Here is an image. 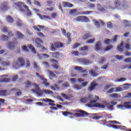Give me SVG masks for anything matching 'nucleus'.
<instances>
[{
	"label": "nucleus",
	"instance_id": "nucleus-59",
	"mask_svg": "<svg viewBox=\"0 0 131 131\" xmlns=\"http://www.w3.org/2000/svg\"><path fill=\"white\" fill-rule=\"evenodd\" d=\"M123 25L125 27H129V23L127 20H124L123 21Z\"/></svg>",
	"mask_w": 131,
	"mask_h": 131
},
{
	"label": "nucleus",
	"instance_id": "nucleus-11",
	"mask_svg": "<svg viewBox=\"0 0 131 131\" xmlns=\"http://www.w3.org/2000/svg\"><path fill=\"white\" fill-rule=\"evenodd\" d=\"M79 60L82 62L84 65H90L93 63V61H90L89 59H85L83 58H80Z\"/></svg>",
	"mask_w": 131,
	"mask_h": 131
},
{
	"label": "nucleus",
	"instance_id": "nucleus-30",
	"mask_svg": "<svg viewBox=\"0 0 131 131\" xmlns=\"http://www.w3.org/2000/svg\"><path fill=\"white\" fill-rule=\"evenodd\" d=\"M123 46H124V42H121L120 47H118L119 51L123 52V50H124V47H123Z\"/></svg>",
	"mask_w": 131,
	"mask_h": 131
},
{
	"label": "nucleus",
	"instance_id": "nucleus-3",
	"mask_svg": "<svg viewBox=\"0 0 131 131\" xmlns=\"http://www.w3.org/2000/svg\"><path fill=\"white\" fill-rule=\"evenodd\" d=\"M15 41L13 40V41L7 43L8 48L12 51L15 50V47L18 45V42L16 41V39H15Z\"/></svg>",
	"mask_w": 131,
	"mask_h": 131
},
{
	"label": "nucleus",
	"instance_id": "nucleus-40",
	"mask_svg": "<svg viewBox=\"0 0 131 131\" xmlns=\"http://www.w3.org/2000/svg\"><path fill=\"white\" fill-rule=\"evenodd\" d=\"M108 124H121L120 123L118 122L117 121L115 120H109L108 121Z\"/></svg>",
	"mask_w": 131,
	"mask_h": 131
},
{
	"label": "nucleus",
	"instance_id": "nucleus-33",
	"mask_svg": "<svg viewBox=\"0 0 131 131\" xmlns=\"http://www.w3.org/2000/svg\"><path fill=\"white\" fill-rule=\"evenodd\" d=\"M28 48H29L30 50H31L32 52H33L34 53L36 54V49L34 48L33 45H28Z\"/></svg>",
	"mask_w": 131,
	"mask_h": 131
},
{
	"label": "nucleus",
	"instance_id": "nucleus-17",
	"mask_svg": "<svg viewBox=\"0 0 131 131\" xmlns=\"http://www.w3.org/2000/svg\"><path fill=\"white\" fill-rule=\"evenodd\" d=\"M15 34L18 39H23L25 37V35L23 34L20 31H15Z\"/></svg>",
	"mask_w": 131,
	"mask_h": 131
},
{
	"label": "nucleus",
	"instance_id": "nucleus-64",
	"mask_svg": "<svg viewBox=\"0 0 131 131\" xmlns=\"http://www.w3.org/2000/svg\"><path fill=\"white\" fill-rule=\"evenodd\" d=\"M100 118H104L103 116H96L95 117H93V119L95 120H98Z\"/></svg>",
	"mask_w": 131,
	"mask_h": 131
},
{
	"label": "nucleus",
	"instance_id": "nucleus-26",
	"mask_svg": "<svg viewBox=\"0 0 131 131\" xmlns=\"http://www.w3.org/2000/svg\"><path fill=\"white\" fill-rule=\"evenodd\" d=\"M39 58L41 59L42 58H48L50 56L47 54H39L38 55Z\"/></svg>",
	"mask_w": 131,
	"mask_h": 131
},
{
	"label": "nucleus",
	"instance_id": "nucleus-28",
	"mask_svg": "<svg viewBox=\"0 0 131 131\" xmlns=\"http://www.w3.org/2000/svg\"><path fill=\"white\" fill-rule=\"evenodd\" d=\"M57 49V47H56V45H55V43H50V50H51V51H56Z\"/></svg>",
	"mask_w": 131,
	"mask_h": 131
},
{
	"label": "nucleus",
	"instance_id": "nucleus-46",
	"mask_svg": "<svg viewBox=\"0 0 131 131\" xmlns=\"http://www.w3.org/2000/svg\"><path fill=\"white\" fill-rule=\"evenodd\" d=\"M81 45L80 43L76 42L73 46H72V49H75L76 48H78V47H80Z\"/></svg>",
	"mask_w": 131,
	"mask_h": 131
},
{
	"label": "nucleus",
	"instance_id": "nucleus-10",
	"mask_svg": "<svg viewBox=\"0 0 131 131\" xmlns=\"http://www.w3.org/2000/svg\"><path fill=\"white\" fill-rule=\"evenodd\" d=\"M108 127H112L113 128L115 129H125V126H119V125H116L115 124H110L109 125H107Z\"/></svg>",
	"mask_w": 131,
	"mask_h": 131
},
{
	"label": "nucleus",
	"instance_id": "nucleus-5",
	"mask_svg": "<svg viewBox=\"0 0 131 131\" xmlns=\"http://www.w3.org/2000/svg\"><path fill=\"white\" fill-rule=\"evenodd\" d=\"M18 78V75H14L12 79L11 78H3L2 80V82L3 83H9L12 81L13 82H15Z\"/></svg>",
	"mask_w": 131,
	"mask_h": 131
},
{
	"label": "nucleus",
	"instance_id": "nucleus-62",
	"mask_svg": "<svg viewBox=\"0 0 131 131\" xmlns=\"http://www.w3.org/2000/svg\"><path fill=\"white\" fill-rule=\"evenodd\" d=\"M51 16L52 18L55 19L57 16V14L56 13H51Z\"/></svg>",
	"mask_w": 131,
	"mask_h": 131
},
{
	"label": "nucleus",
	"instance_id": "nucleus-9",
	"mask_svg": "<svg viewBox=\"0 0 131 131\" xmlns=\"http://www.w3.org/2000/svg\"><path fill=\"white\" fill-rule=\"evenodd\" d=\"M39 101H43L46 102V103L49 102L50 103L48 104V105L52 106H56V104L53 103H54V101L52 100V99H49V98L41 99H39Z\"/></svg>",
	"mask_w": 131,
	"mask_h": 131
},
{
	"label": "nucleus",
	"instance_id": "nucleus-60",
	"mask_svg": "<svg viewBox=\"0 0 131 131\" xmlns=\"http://www.w3.org/2000/svg\"><path fill=\"white\" fill-rule=\"evenodd\" d=\"M48 81H43L42 84L44 85V86L48 87L50 85V83L47 82Z\"/></svg>",
	"mask_w": 131,
	"mask_h": 131
},
{
	"label": "nucleus",
	"instance_id": "nucleus-16",
	"mask_svg": "<svg viewBox=\"0 0 131 131\" xmlns=\"http://www.w3.org/2000/svg\"><path fill=\"white\" fill-rule=\"evenodd\" d=\"M114 5L116 9H122L121 3L119 0H115L114 1Z\"/></svg>",
	"mask_w": 131,
	"mask_h": 131
},
{
	"label": "nucleus",
	"instance_id": "nucleus-43",
	"mask_svg": "<svg viewBox=\"0 0 131 131\" xmlns=\"http://www.w3.org/2000/svg\"><path fill=\"white\" fill-rule=\"evenodd\" d=\"M113 48V45H108V46L106 47L105 49H104V52H108V51H110Z\"/></svg>",
	"mask_w": 131,
	"mask_h": 131
},
{
	"label": "nucleus",
	"instance_id": "nucleus-23",
	"mask_svg": "<svg viewBox=\"0 0 131 131\" xmlns=\"http://www.w3.org/2000/svg\"><path fill=\"white\" fill-rule=\"evenodd\" d=\"M99 123L100 125L106 126L108 127V125L110 124H108V121H107L106 120H101L99 121Z\"/></svg>",
	"mask_w": 131,
	"mask_h": 131
},
{
	"label": "nucleus",
	"instance_id": "nucleus-44",
	"mask_svg": "<svg viewBox=\"0 0 131 131\" xmlns=\"http://www.w3.org/2000/svg\"><path fill=\"white\" fill-rule=\"evenodd\" d=\"M43 93L46 94V95H49V94H53V91H50L49 90H43Z\"/></svg>",
	"mask_w": 131,
	"mask_h": 131
},
{
	"label": "nucleus",
	"instance_id": "nucleus-19",
	"mask_svg": "<svg viewBox=\"0 0 131 131\" xmlns=\"http://www.w3.org/2000/svg\"><path fill=\"white\" fill-rule=\"evenodd\" d=\"M101 46H102L101 42L100 41L96 42V45H95V50L97 51L100 50Z\"/></svg>",
	"mask_w": 131,
	"mask_h": 131
},
{
	"label": "nucleus",
	"instance_id": "nucleus-21",
	"mask_svg": "<svg viewBox=\"0 0 131 131\" xmlns=\"http://www.w3.org/2000/svg\"><path fill=\"white\" fill-rule=\"evenodd\" d=\"M63 7L64 8H72L74 6L72 4L67 2H63L62 3Z\"/></svg>",
	"mask_w": 131,
	"mask_h": 131
},
{
	"label": "nucleus",
	"instance_id": "nucleus-1",
	"mask_svg": "<svg viewBox=\"0 0 131 131\" xmlns=\"http://www.w3.org/2000/svg\"><path fill=\"white\" fill-rule=\"evenodd\" d=\"M17 61L19 62V64L18 63H15L13 66V69L17 70L20 67H23L25 64V60L22 57H19L17 58Z\"/></svg>",
	"mask_w": 131,
	"mask_h": 131
},
{
	"label": "nucleus",
	"instance_id": "nucleus-53",
	"mask_svg": "<svg viewBox=\"0 0 131 131\" xmlns=\"http://www.w3.org/2000/svg\"><path fill=\"white\" fill-rule=\"evenodd\" d=\"M26 88H28L29 86H31V85H32V83L30 81H27V82H26Z\"/></svg>",
	"mask_w": 131,
	"mask_h": 131
},
{
	"label": "nucleus",
	"instance_id": "nucleus-42",
	"mask_svg": "<svg viewBox=\"0 0 131 131\" xmlns=\"http://www.w3.org/2000/svg\"><path fill=\"white\" fill-rule=\"evenodd\" d=\"M38 91H36V94H37L38 96H41L43 95V90H38Z\"/></svg>",
	"mask_w": 131,
	"mask_h": 131
},
{
	"label": "nucleus",
	"instance_id": "nucleus-56",
	"mask_svg": "<svg viewBox=\"0 0 131 131\" xmlns=\"http://www.w3.org/2000/svg\"><path fill=\"white\" fill-rule=\"evenodd\" d=\"M77 11V10L76 9H72L71 10H70V14H75L76 12Z\"/></svg>",
	"mask_w": 131,
	"mask_h": 131
},
{
	"label": "nucleus",
	"instance_id": "nucleus-35",
	"mask_svg": "<svg viewBox=\"0 0 131 131\" xmlns=\"http://www.w3.org/2000/svg\"><path fill=\"white\" fill-rule=\"evenodd\" d=\"M7 95V91L2 90L0 91V97H6Z\"/></svg>",
	"mask_w": 131,
	"mask_h": 131
},
{
	"label": "nucleus",
	"instance_id": "nucleus-61",
	"mask_svg": "<svg viewBox=\"0 0 131 131\" xmlns=\"http://www.w3.org/2000/svg\"><path fill=\"white\" fill-rule=\"evenodd\" d=\"M71 53L72 55H74L75 56H78L80 54V52L78 51H73Z\"/></svg>",
	"mask_w": 131,
	"mask_h": 131
},
{
	"label": "nucleus",
	"instance_id": "nucleus-38",
	"mask_svg": "<svg viewBox=\"0 0 131 131\" xmlns=\"http://www.w3.org/2000/svg\"><path fill=\"white\" fill-rule=\"evenodd\" d=\"M121 6H122V8L124 9H127L129 7V5L128 3H127L126 2H123L122 5Z\"/></svg>",
	"mask_w": 131,
	"mask_h": 131
},
{
	"label": "nucleus",
	"instance_id": "nucleus-45",
	"mask_svg": "<svg viewBox=\"0 0 131 131\" xmlns=\"http://www.w3.org/2000/svg\"><path fill=\"white\" fill-rule=\"evenodd\" d=\"M95 40H96V38L90 39L89 40H88L86 41V43L87 44H92V43H93L94 42Z\"/></svg>",
	"mask_w": 131,
	"mask_h": 131
},
{
	"label": "nucleus",
	"instance_id": "nucleus-20",
	"mask_svg": "<svg viewBox=\"0 0 131 131\" xmlns=\"http://www.w3.org/2000/svg\"><path fill=\"white\" fill-rule=\"evenodd\" d=\"M36 76H37L38 77V78H40V79H41V80L43 81H48V79H47L43 75H40L39 74H38V73H36Z\"/></svg>",
	"mask_w": 131,
	"mask_h": 131
},
{
	"label": "nucleus",
	"instance_id": "nucleus-4",
	"mask_svg": "<svg viewBox=\"0 0 131 131\" xmlns=\"http://www.w3.org/2000/svg\"><path fill=\"white\" fill-rule=\"evenodd\" d=\"M77 112H79V113H76L73 114V115L77 117H79V118L83 117L84 116V115H86V116L89 115V113L88 112H86L83 110H80L77 111Z\"/></svg>",
	"mask_w": 131,
	"mask_h": 131
},
{
	"label": "nucleus",
	"instance_id": "nucleus-18",
	"mask_svg": "<svg viewBox=\"0 0 131 131\" xmlns=\"http://www.w3.org/2000/svg\"><path fill=\"white\" fill-rule=\"evenodd\" d=\"M51 55H52V57H53L54 58L56 59H59L61 54L60 52H51Z\"/></svg>",
	"mask_w": 131,
	"mask_h": 131
},
{
	"label": "nucleus",
	"instance_id": "nucleus-54",
	"mask_svg": "<svg viewBox=\"0 0 131 131\" xmlns=\"http://www.w3.org/2000/svg\"><path fill=\"white\" fill-rule=\"evenodd\" d=\"M110 97L111 98H117L118 97V94H117V93L112 94L110 95Z\"/></svg>",
	"mask_w": 131,
	"mask_h": 131
},
{
	"label": "nucleus",
	"instance_id": "nucleus-52",
	"mask_svg": "<svg viewBox=\"0 0 131 131\" xmlns=\"http://www.w3.org/2000/svg\"><path fill=\"white\" fill-rule=\"evenodd\" d=\"M62 115L64 116H68V115H73V113L66 111V112H63Z\"/></svg>",
	"mask_w": 131,
	"mask_h": 131
},
{
	"label": "nucleus",
	"instance_id": "nucleus-15",
	"mask_svg": "<svg viewBox=\"0 0 131 131\" xmlns=\"http://www.w3.org/2000/svg\"><path fill=\"white\" fill-rule=\"evenodd\" d=\"M24 8L26 9L27 11L26 12V15L27 16L31 17L32 16V13L31 10H29V7L28 6H24Z\"/></svg>",
	"mask_w": 131,
	"mask_h": 131
},
{
	"label": "nucleus",
	"instance_id": "nucleus-8",
	"mask_svg": "<svg viewBox=\"0 0 131 131\" xmlns=\"http://www.w3.org/2000/svg\"><path fill=\"white\" fill-rule=\"evenodd\" d=\"M131 102L128 101L124 102L123 105H118V106L121 109H123V108H126L127 109H130L131 108Z\"/></svg>",
	"mask_w": 131,
	"mask_h": 131
},
{
	"label": "nucleus",
	"instance_id": "nucleus-27",
	"mask_svg": "<svg viewBox=\"0 0 131 131\" xmlns=\"http://www.w3.org/2000/svg\"><path fill=\"white\" fill-rule=\"evenodd\" d=\"M9 9V7L8 6V3L7 2H5L2 4V9L4 10H7Z\"/></svg>",
	"mask_w": 131,
	"mask_h": 131
},
{
	"label": "nucleus",
	"instance_id": "nucleus-24",
	"mask_svg": "<svg viewBox=\"0 0 131 131\" xmlns=\"http://www.w3.org/2000/svg\"><path fill=\"white\" fill-rule=\"evenodd\" d=\"M1 64L5 67L11 66V62L9 60H6L5 61H3Z\"/></svg>",
	"mask_w": 131,
	"mask_h": 131
},
{
	"label": "nucleus",
	"instance_id": "nucleus-57",
	"mask_svg": "<svg viewBox=\"0 0 131 131\" xmlns=\"http://www.w3.org/2000/svg\"><path fill=\"white\" fill-rule=\"evenodd\" d=\"M113 92H115V89L114 88H111L110 90H108L107 92V94H111Z\"/></svg>",
	"mask_w": 131,
	"mask_h": 131
},
{
	"label": "nucleus",
	"instance_id": "nucleus-6",
	"mask_svg": "<svg viewBox=\"0 0 131 131\" xmlns=\"http://www.w3.org/2000/svg\"><path fill=\"white\" fill-rule=\"evenodd\" d=\"M61 32H62V33L63 35L64 36H65L66 37L68 38V43H70V42L71 41L70 33V32H67L66 33V31L65 29H63V28H61Z\"/></svg>",
	"mask_w": 131,
	"mask_h": 131
},
{
	"label": "nucleus",
	"instance_id": "nucleus-7",
	"mask_svg": "<svg viewBox=\"0 0 131 131\" xmlns=\"http://www.w3.org/2000/svg\"><path fill=\"white\" fill-rule=\"evenodd\" d=\"M98 86V84L96 83L94 81H92L90 83V86L88 87V91L89 92H92L95 90H96V87Z\"/></svg>",
	"mask_w": 131,
	"mask_h": 131
},
{
	"label": "nucleus",
	"instance_id": "nucleus-37",
	"mask_svg": "<svg viewBox=\"0 0 131 131\" xmlns=\"http://www.w3.org/2000/svg\"><path fill=\"white\" fill-rule=\"evenodd\" d=\"M83 16H79L77 17H76L74 19V21H78V22H82V21Z\"/></svg>",
	"mask_w": 131,
	"mask_h": 131
},
{
	"label": "nucleus",
	"instance_id": "nucleus-29",
	"mask_svg": "<svg viewBox=\"0 0 131 131\" xmlns=\"http://www.w3.org/2000/svg\"><path fill=\"white\" fill-rule=\"evenodd\" d=\"M54 45H55V47H56L57 49L63 47V43L60 42H54Z\"/></svg>",
	"mask_w": 131,
	"mask_h": 131
},
{
	"label": "nucleus",
	"instance_id": "nucleus-32",
	"mask_svg": "<svg viewBox=\"0 0 131 131\" xmlns=\"http://www.w3.org/2000/svg\"><path fill=\"white\" fill-rule=\"evenodd\" d=\"M6 20L9 23H13L14 21L13 18L10 15L6 16Z\"/></svg>",
	"mask_w": 131,
	"mask_h": 131
},
{
	"label": "nucleus",
	"instance_id": "nucleus-41",
	"mask_svg": "<svg viewBox=\"0 0 131 131\" xmlns=\"http://www.w3.org/2000/svg\"><path fill=\"white\" fill-rule=\"evenodd\" d=\"M104 42L106 43V45H110L111 43H113V39L107 38L104 39Z\"/></svg>",
	"mask_w": 131,
	"mask_h": 131
},
{
	"label": "nucleus",
	"instance_id": "nucleus-34",
	"mask_svg": "<svg viewBox=\"0 0 131 131\" xmlns=\"http://www.w3.org/2000/svg\"><path fill=\"white\" fill-rule=\"evenodd\" d=\"M82 23H88L90 22V19L88 17L82 16Z\"/></svg>",
	"mask_w": 131,
	"mask_h": 131
},
{
	"label": "nucleus",
	"instance_id": "nucleus-2",
	"mask_svg": "<svg viewBox=\"0 0 131 131\" xmlns=\"http://www.w3.org/2000/svg\"><path fill=\"white\" fill-rule=\"evenodd\" d=\"M24 6H27L25 5V3L23 2H18L17 3H14V7L15 9H18L19 11L21 12H25V10L23 9Z\"/></svg>",
	"mask_w": 131,
	"mask_h": 131
},
{
	"label": "nucleus",
	"instance_id": "nucleus-50",
	"mask_svg": "<svg viewBox=\"0 0 131 131\" xmlns=\"http://www.w3.org/2000/svg\"><path fill=\"white\" fill-rule=\"evenodd\" d=\"M16 25L18 27H21L23 25L22 21L18 19L16 21Z\"/></svg>",
	"mask_w": 131,
	"mask_h": 131
},
{
	"label": "nucleus",
	"instance_id": "nucleus-51",
	"mask_svg": "<svg viewBox=\"0 0 131 131\" xmlns=\"http://www.w3.org/2000/svg\"><path fill=\"white\" fill-rule=\"evenodd\" d=\"M21 49L23 51H24L25 52H26L27 53L29 52V50L28 49L27 46H26L25 45L23 46Z\"/></svg>",
	"mask_w": 131,
	"mask_h": 131
},
{
	"label": "nucleus",
	"instance_id": "nucleus-58",
	"mask_svg": "<svg viewBox=\"0 0 131 131\" xmlns=\"http://www.w3.org/2000/svg\"><path fill=\"white\" fill-rule=\"evenodd\" d=\"M94 23H95V25L98 28L100 27V23L98 20H94Z\"/></svg>",
	"mask_w": 131,
	"mask_h": 131
},
{
	"label": "nucleus",
	"instance_id": "nucleus-49",
	"mask_svg": "<svg viewBox=\"0 0 131 131\" xmlns=\"http://www.w3.org/2000/svg\"><path fill=\"white\" fill-rule=\"evenodd\" d=\"M32 85L35 86V89L36 90L40 91V89L39 88V86H38V85L37 84L33 83H32Z\"/></svg>",
	"mask_w": 131,
	"mask_h": 131
},
{
	"label": "nucleus",
	"instance_id": "nucleus-39",
	"mask_svg": "<svg viewBox=\"0 0 131 131\" xmlns=\"http://www.w3.org/2000/svg\"><path fill=\"white\" fill-rule=\"evenodd\" d=\"M73 88L76 91H79L82 89V85L79 84H75Z\"/></svg>",
	"mask_w": 131,
	"mask_h": 131
},
{
	"label": "nucleus",
	"instance_id": "nucleus-36",
	"mask_svg": "<svg viewBox=\"0 0 131 131\" xmlns=\"http://www.w3.org/2000/svg\"><path fill=\"white\" fill-rule=\"evenodd\" d=\"M90 74L92 75L93 77H96L98 75V74H97L96 72V71L94 70H91L89 71Z\"/></svg>",
	"mask_w": 131,
	"mask_h": 131
},
{
	"label": "nucleus",
	"instance_id": "nucleus-31",
	"mask_svg": "<svg viewBox=\"0 0 131 131\" xmlns=\"http://www.w3.org/2000/svg\"><path fill=\"white\" fill-rule=\"evenodd\" d=\"M79 51H86L89 50V47L87 46H83L82 47L79 48L78 49Z\"/></svg>",
	"mask_w": 131,
	"mask_h": 131
},
{
	"label": "nucleus",
	"instance_id": "nucleus-47",
	"mask_svg": "<svg viewBox=\"0 0 131 131\" xmlns=\"http://www.w3.org/2000/svg\"><path fill=\"white\" fill-rule=\"evenodd\" d=\"M114 89H115V92L116 93L120 92L123 91V89L121 88V87L115 88H114Z\"/></svg>",
	"mask_w": 131,
	"mask_h": 131
},
{
	"label": "nucleus",
	"instance_id": "nucleus-13",
	"mask_svg": "<svg viewBox=\"0 0 131 131\" xmlns=\"http://www.w3.org/2000/svg\"><path fill=\"white\" fill-rule=\"evenodd\" d=\"M93 97L92 95H88V97H84L83 98L80 99V102L83 103L88 102Z\"/></svg>",
	"mask_w": 131,
	"mask_h": 131
},
{
	"label": "nucleus",
	"instance_id": "nucleus-14",
	"mask_svg": "<svg viewBox=\"0 0 131 131\" xmlns=\"http://www.w3.org/2000/svg\"><path fill=\"white\" fill-rule=\"evenodd\" d=\"M33 29L34 30L37 31L38 32H40L41 30L42 31L45 29V26L41 25L34 26L33 27Z\"/></svg>",
	"mask_w": 131,
	"mask_h": 131
},
{
	"label": "nucleus",
	"instance_id": "nucleus-63",
	"mask_svg": "<svg viewBox=\"0 0 131 131\" xmlns=\"http://www.w3.org/2000/svg\"><path fill=\"white\" fill-rule=\"evenodd\" d=\"M74 69L76 71H81L83 69L81 67H74Z\"/></svg>",
	"mask_w": 131,
	"mask_h": 131
},
{
	"label": "nucleus",
	"instance_id": "nucleus-25",
	"mask_svg": "<svg viewBox=\"0 0 131 131\" xmlns=\"http://www.w3.org/2000/svg\"><path fill=\"white\" fill-rule=\"evenodd\" d=\"M38 16L40 19H48L51 20V18L49 16H46L45 15H41L40 14H38Z\"/></svg>",
	"mask_w": 131,
	"mask_h": 131
},
{
	"label": "nucleus",
	"instance_id": "nucleus-22",
	"mask_svg": "<svg viewBox=\"0 0 131 131\" xmlns=\"http://www.w3.org/2000/svg\"><path fill=\"white\" fill-rule=\"evenodd\" d=\"M92 34L90 32L86 33L85 34H84L82 36V39L83 40H86L90 37H92Z\"/></svg>",
	"mask_w": 131,
	"mask_h": 131
},
{
	"label": "nucleus",
	"instance_id": "nucleus-12",
	"mask_svg": "<svg viewBox=\"0 0 131 131\" xmlns=\"http://www.w3.org/2000/svg\"><path fill=\"white\" fill-rule=\"evenodd\" d=\"M124 62L126 63H130V65L126 64L124 66V69H131V57L127 58L126 59H124Z\"/></svg>",
	"mask_w": 131,
	"mask_h": 131
},
{
	"label": "nucleus",
	"instance_id": "nucleus-48",
	"mask_svg": "<svg viewBox=\"0 0 131 131\" xmlns=\"http://www.w3.org/2000/svg\"><path fill=\"white\" fill-rule=\"evenodd\" d=\"M106 60L105 58L104 57H101L99 59V63L100 64H102L103 63H104L105 62Z\"/></svg>",
	"mask_w": 131,
	"mask_h": 131
},
{
	"label": "nucleus",
	"instance_id": "nucleus-55",
	"mask_svg": "<svg viewBox=\"0 0 131 131\" xmlns=\"http://www.w3.org/2000/svg\"><path fill=\"white\" fill-rule=\"evenodd\" d=\"M37 35L40 38H44L45 37V35L41 32H37Z\"/></svg>",
	"mask_w": 131,
	"mask_h": 131
}]
</instances>
